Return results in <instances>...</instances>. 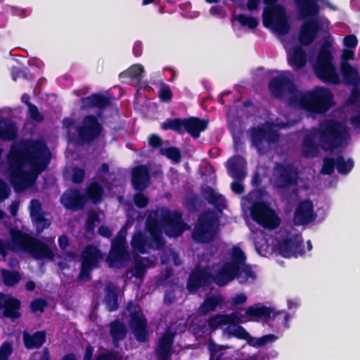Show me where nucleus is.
<instances>
[{
	"label": "nucleus",
	"mask_w": 360,
	"mask_h": 360,
	"mask_svg": "<svg viewBox=\"0 0 360 360\" xmlns=\"http://www.w3.org/2000/svg\"><path fill=\"white\" fill-rule=\"evenodd\" d=\"M110 335L114 346H117L120 341L124 340L127 334V329L123 322L119 319L111 321L109 324Z\"/></svg>",
	"instance_id": "nucleus-36"
},
{
	"label": "nucleus",
	"mask_w": 360,
	"mask_h": 360,
	"mask_svg": "<svg viewBox=\"0 0 360 360\" xmlns=\"http://www.w3.org/2000/svg\"><path fill=\"white\" fill-rule=\"evenodd\" d=\"M129 324L137 342H147L149 340L148 321L143 311L139 310L131 312Z\"/></svg>",
	"instance_id": "nucleus-20"
},
{
	"label": "nucleus",
	"mask_w": 360,
	"mask_h": 360,
	"mask_svg": "<svg viewBox=\"0 0 360 360\" xmlns=\"http://www.w3.org/2000/svg\"><path fill=\"white\" fill-rule=\"evenodd\" d=\"M336 167V159L333 158L326 157L323 160V165L321 169V174L324 175H331L334 173Z\"/></svg>",
	"instance_id": "nucleus-53"
},
{
	"label": "nucleus",
	"mask_w": 360,
	"mask_h": 360,
	"mask_svg": "<svg viewBox=\"0 0 360 360\" xmlns=\"http://www.w3.org/2000/svg\"><path fill=\"white\" fill-rule=\"evenodd\" d=\"M61 203L69 210L75 212L84 208L86 203V196L77 188L65 191L61 198Z\"/></svg>",
	"instance_id": "nucleus-26"
},
{
	"label": "nucleus",
	"mask_w": 360,
	"mask_h": 360,
	"mask_svg": "<svg viewBox=\"0 0 360 360\" xmlns=\"http://www.w3.org/2000/svg\"><path fill=\"white\" fill-rule=\"evenodd\" d=\"M10 236L14 246L30 253L35 259L54 260L55 253L44 241L17 228L10 230Z\"/></svg>",
	"instance_id": "nucleus-3"
},
{
	"label": "nucleus",
	"mask_w": 360,
	"mask_h": 360,
	"mask_svg": "<svg viewBox=\"0 0 360 360\" xmlns=\"http://www.w3.org/2000/svg\"><path fill=\"white\" fill-rule=\"evenodd\" d=\"M207 325L211 331H214L226 325L224 314H217L207 319Z\"/></svg>",
	"instance_id": "nucleus-51"
},
{
	"label": "nucleus",
	"mask_w": 360,
	"mask_h": 360,
	"mask_svg": "<svg viewBox=\"0 0 360 360\" xmlns=\"http://www.w3.org/2000/svg\"><path fill=\"white\" fill-rule=\"evenodd\" d=\"M175 336L176 332L170 328H167L160 337L155 349L158 360H171L174 353L173 346Z\"/></svg>",
	"instance_id": "nucleus-21"
},
{
	"label": "nucleus",
	"mask_w": 360,
	"mask_h": 360,
	"mask_svg": "<svg viewBox=\"0 0 360 360\" xmlns=\"http://www.w3.org/2000/svg\"><path fill=\"white\" fill-rule=\"evenodd\" d=\"M276 339V335L274 334H267L259 338H252L250 341L248 340V345L254 347H261L265 346L268 343L274 342Z\"/></svg>",
	"instance_id": "nucleus-50"
},
{
	"label": "nucleus",
	"mask_w": 360,
	"mask_h": 360,
	"mask_svg": "<svg viewBox=\"0 0 360 360\" xmlns=\"http://www.w3.org/2000/svg\"><path fill=\"white\" fill-rule=\"evenodd\" d=\"M21 302L10 294L0 292V309L5 318L12 320L18 319L21 316L20 311Z\"/></svg>",
	"instance_id": "nucleus-24"
},
{
	"label": "nucleus",
	"mask_w": 360,
	"mask_h": 360,
	"mask_svg": "<svg viewBox=\"0 0 360 360\" xmlns=\"http://www.w3.org/2000/svg\"><path fill=\"white\" fill-rule=\"evenodd\" d=\"M226 332L229 335L233 336L240 340H245L248 343L252 337L249 333L241 326L236 325L233 326H228Z\"/></svg>",
	"instance_id": "nucleus-48"
},
{
	"label": "nucleus",
	"mask_w": 360,
	"mask_h": 360,
	"mask_svg": "<svg viewBox=\"0 0 360 360\" xmlns=\"http://www.w3.org/2000/svg\"><path fill=\"white\" fill-rule=\"evenodd\" d=\"M85 170L82 168L75 167L72 169V181L75 184H79L84 181Z\"/></svg>",
	"instance_id": "nucleus-61"
},
{
	"label": "nucleus",
	"mask_w": 360,
	"mask_h": 360,
	"mask_svg": "<svg viewBox=\"0 0 360 360\" xmlns=\"http://www.w3.org/2000/svg\"><path fill=\"white\" fill-rule=\"evenodd\" d=\"M134 201L138 208L142 209L148 205L149 199L142 192L138 191L134 196Z\"/></svg>",
	"instance_id": "nucleus-62"
},
{
	"label": "nucleus",
	"mask_w": 360,
	"mask_h": 360,
	"mask_svg": "<svg viewBox=\"0 0 360 360\" xmlns=\"http://www.w3.org/2000/svg\"><path fill=\"white\" fill-rule=\"evenodd\" d=\"M163 224H162L161 214L158 210H155L153 213H150L146 218V229L151 236L162 233Z\"/></svg>",
	"instance_id": "nucleus-37"
},
{
	"label": "nucleus",
	"mask_w": 360,
	"mask_h": 360,
	"mask_svg": "<svg viewBox=\"0 0 360 360\" xmlns=\"http://www.w3.org/2000/svg\"><path fill=\"white\" fill-rule=\"evenodd\" d=\"M340 72L345 84L347 86H358L360 83V75L358 70L350 63L340 65Z\"/></svg>",
	"instance_id": "nucleus-35"
},
{
	"label": "nucleus",
	"mask_w": 360,
	"mask_h": 360,
	"mask_svg": "<svg viewBox=\"0 0 360 360\" xmlns=\"http://www.w3.org/2000/svg\"><path fill=\"white\" fill-rule=\"evenodd\" d=\"M159 98L161 101L169 103L172 99V91L169 85H165L159 91Z\"/></svg>",
	"instance_id": "nucleus-63"
},
{
	"label": "nucleus",
	"mask_w": 360,
	"mask_h": 360,
	"mask_svg": "<svg viewBox=\"0 0 360 360\" xmlns=\"http://www.w3.org/2000/svg\"><path fill=\"white\" fill-rule=\"evenodd\" d=\"M150 168L146 165L134 167L131 171V184L134 190L143 192L150 184Z\"/></svg>",
	"instance_id": "nucleus-25"
},
{
	"label": "nucleus",
	"mask_w": 360,
	"mask_h": 360,
	"mask_svg": "<svg viewBox=\"0 0 360 360\" xmlns=\"http://www.w3.org/2000/svg\"><path fill=\"white\" fill-rule=\"evenodd\" d=\"M22 341L27 349H39L46 340V331L44 330H37L30 334L27 330H23Z\"/></svg>",
	"instance_id": "nucleus-31"
},
{
	"label": "nucleus",
	"mask_w": 360,
	"mask_h": 360,
	"mask_svg": "<svg viewBox=\"0 0 360 360\" xmlns=\"http://www.w3.org/2000/svg\"><path fill=\"white\" fill-rule=\"evenodd\" d=\"M160 153L176 163L179 162L181 160V150L174 146H169L166 148H162L160 150Z\"/></svg>",
	"instance_id": "nucleus-49"
},
{
	"label": "nucleus",
	"mask_w": 360,
	"mask_h": 360,
	"mask_svg": "<svg viewBox=\"0 0 360 360\" xmlns=\"http://www.w3.org/2000/svg\"><path fill=\"white\" fill-rule=\"evenodd\" d=\"M226 325L229 324V326H233L239 325L240 323H243V315L238 312H231V314H224Z\"/></svg>",
	"instance_id": "nucleus-56"
},
{
	"label": "nucleus",
	"mask_w": 360,
	"mask_h": 360,
	"mask_svg": "<svg viewBox=\"0 0 360 360\" xmlns=\"http://www.w3.org/2000/svg\"><path fill=\"white\" fill-rule=\"evenodd\" d=\"M95 360H121V356L114 352H106L96 356Z\"/></svg>",
	"instance_id": "nucleus-64"
},
{
	"label": "nucleus",
	"mask_w": 360,
	"mask_h": 360,
	"mask_svg": "<svg viewBox=\"0 0 360 360\" xmlns=\"http://www.w3.org/2000/svg\"><path fill=\"white\" fill-rule=\"evenodd\" d=\"M271 314L272 309L262 303H256L245 309L246 316L252 321H259L261 319L266 321L271 318Z\"/></svg>",
	"instance_id": "nucleus-33"
},
{
	"label": "nucleus",
	"mask_w": 360,
	"mask_h": 360,
	"mask_svg": "<svg viewBox=\"0 0 360 360\" xmlns=\"http://www.w3.org/2000/svg\"><path fill=\"white\" fill-rule=\"evenodd\" d=\"M272 323L271 327H283L285 328H289V319L290 315L285 311H278L274 312L272 311Z\"/></svg>",
	"instance_id": "nucleus-46"
},
{
	"label": "nucleus",
	"mask_w": 360,
	"mask_h": 360,
	"mask_svg": "<svg viewBox=\"0 0 360 360\" xmlns=\"http://www.w3.org/2000/svg\"><path fill=\"white\" fill-rule=\"evenodd\" d=\"M202 193L205 200L216 209L219 210L226 207V200L224 196L217 193L212 187L207 186Z\"/></svg>",
	"instance_id": "nucleus-39"
},
{
	"label": "nucleus",
	"mask_w": 360,
	"mask_h": 360,
	"mask_svg": "<svg viewBox=\"0 0 360 360\" xmlns=\"http://www.w3.org/2000/svg\"><path fill=\"white\" fill-rule=\"evenodd\" d=\"M252 219L264 228L274 229L281 223L275 211L269 205L262 201H256L250 208Z\"/></svg>",
	"instance_id": "nucleus-9"
},
{
	"label": "nucleus",
	"mask_w": 360,
	"mask_h": 360,
	"mask_svg": "<svg viewBox=\"0 0 360 360\" xmlns=\"http://www.w3.org/2000/svg\"><path fill=\"white\" fill-rule=\"evenodd\" d=\"M316 134L323 150L333 151L344 145L348 131L346 126L340 122L326 119L320 122Z\"/></svg>",
	"instance_id": "nucleus-2"
},
{
	"label": "nucleus",
	"mask_w": 360,
	"mask_h": 360,
	"mask_svg": "<svg viewBox=\"0 0 360 360\" xmlns=\"http://www.w3.org/2000/svg\"><path fill=\"white\" fill-rule=\"evenodd\" d=\"M321 30V25L318 20L311 18L306 20L301 27L299 34V41L302 45L309 46L316 39L317 33Z\"/></svg>",
	"instance_id": "nucleus-28"
},
{
	"label": "nucleus",
	"mask_w": 360,
	"mask_h": 360,
	"mask_svg": "<svg viewBox=\"0 0 360 360\" xmlns=\"http://www.w3.org/2000/svg\"><path fill=\"white\" fill-rule=\"evenodd\" d=\"M103 130L102 124L94 115H86L82 125L77 129L78 142L81 144L91 143L97 139Z\"/></svg>",
	"instance_id": "nucleus-13"
},
{
	"label": "nucleus",
	"mask_w": 360,
	"mask_h": 360,
	"mask_svg": "<svg viewBox=\"0 0 360 360\" xmlns=\"http://www.w3.org/2000/svg\"><path fill=\"white\" fill-rule=\"evenodd\" d=\"M131 245L134 250L141 254L146 253L148 248H153L152 243H148L147 237L141 232H136L134 234Z\"/></svg>",
	"instance_id": "nucleus-41"
},
{
	"label": "nucleus",
	"mask_w": 360,
	"mask_h": 360,
	"mask_svg": "<svg viewBox=\"0 0 360 360\" xmlns=\"http://www.w3.org/2000/svg\"><path fill=\"white\" fill-rule=\"evenodd\" d=\"M215 234L212 220L206 215L200 216L192 233L193 239L198 243H209Z\"/></svg>",
	"instance_id": "nucleus-18"
},
{
	"label": "nucleus",
	"mask_w": 360,
	"mask_h": 360,
	"mask_svg": "<svg viewBox=\"0 0 360 360\" xmlns=\"http://www.w3.org/2000/svg\"><path fill=\"white\" fill-rule=\"evenodd\" d=\"M251 145L262 153L266 149L264 142L268 146L277 143L280 139L278 132L271 127L264 126L252 127L248 130Z\"/></svg>",
	"instance_id": "nucleus-10"
},
{
	"label": "nucleus",
	"mask_w": 360,
	"mask_h": 360,
	"mask_svg": "<svg viewBox=\"0 0 360 360\" xmlns=\"http://www.w3.org/2000/svg\"><path fill=\"white\" fill-rule=\"evenodd\" d=\"M245 164V160L240 155H235L226 162L229 174L236 180L231 184V191L236 194L240 195L245 191V186L241 183L246 177V172L243 168Z\"/></svg>",
	"instance_id": "nucleus-14"
},
{
	"label": "nucleus",
	"mask_w": 360,
	"mask_h": 360,
	"mask_svg": "<svg viewBox=\"0 0 360 360\" xmlns=\"http://www.w3.org/2000/svg\"><path fill=\"white\" fill-rule=\"evenodd\" d=\"M221 303L222 298L220 295H208L200 305L198 311L201 315L205 316L210 312L215 311Z\"/></svg>",
	"instance_id": "nucleus-40"
},
{
	"label": "nucleus",
	"mask_w": 360,
	"mask_h": 360,
	"mask_svg": "<svg viewBox=\"0 0 360 360\" xmlns=\"http://www.w3.org/2000/svg\"><path fill=\"white\" fill-rule=\"evenodd\" d=\"M214 276V283L219 287H224L236 278L239 280L240 283H246L243 281L244 273L232 263L225 262L219 268L217 273Z\"/></svg>",
	"instance_id": "nucleus-19"
},
{
	"label": "nucleus",
	"mask_w": 360,
	"mask_h": 360,
	"mask_svg": "<svg viewBox=\"0 0 360 360\" xmlns=\"http://www.w3.org/2000/svg\"><path fill=\"white\" fill-rule=\"evenodd\" d=\"M27 116L29 118L37 122H42L44 120L43 115L39 112L34 104H30L28 107Z\"/></svg>",
	"instance_id": "nucleus-57"
},
{
	"label": "nucleus",
	"mask_w": 360,
	"mask_h": 360,
	"mask_svg": "<svg viewBox=\"0 0 360 360\" xmlns=\"http://www.w3.org/2000/svg\"><path fill=\"white\" fill-rule=\"evenodd\" d=\"M278 0H263L268 6L262 13V21L265 27L272 28L280 34H285L290 30L285 9L283 6L278 4Z\"/></svg>",
	"instance_id": "nucleus-7"
},
{
	"label": "nucleus",
	"mask_w": 360,
	"mask_h": 360,
	"mask_svg": "<svg viewBox=\"0 0 360 360\" xmlns=\"http://www.w3.org/2000/svg\"><path fill=\"white\" fill-rule=\"evenodd\" d=\"M31 217L36 225V229L38 233L42 232L45 229L48 228L50 225V222L45 217L44 212L36 214Z\"/></svg>",
	"instance_id": "nucleus-54"
},
{
	"label": "nucleus",
	"mask_w": 360,
	"mask_h": 360,
	"mask_svg": "<svg viewBox=\"0 0 360 360\" xmlns=\"http://www.w3.org/2000/svg\"><path fill=\"white\" fill-rule=\"evenodd\" d=\"M127 231L122 228L111 241V247L106 262L109 267L122 268L130 259L126 240Z\"/></svg>",
	"instance_id": "nucleus-8"
},
{
	"label": "nucleus",
	"mask_w": 360,
	"mask_h": 360,
	"mask_svg": "<svg viewBox=\"0 0 360 360\" xmlns=\"http://www.w3.org/2000/svg\"><path fill=\"white\" fill-rule=\"evenodd\" d=\"M48 302L44 298H35L30 302V311L32 313L44 312L48 307Z\"/></svg>",
	"instance_id": "nucleus-55"
},
{
	"label": "nucleus",
	"mask_w": 360,
	"mask_h": 360,
	"mask_svg": "<svg viewBox=\"0 0 360 360\" xmlns=\"http://www.w3.org/2000/svg\"><path fill=\"white\" fill-rule=\"evenodd\" d=\"M105 194L104 188L97 181H92L86 187V199L92 203L98 205L103 200Z\"/></svg>",
	"instance_id": "nucleus-38"
},
{
	"label": "nucleus",
	"mask_w": 360,
	"mask_h": 360,
	"mask_svg": "<svg viewBox=\"0 0 360 360\" xmlns=\"http://www.w3.org/2000/svg\"><path fill=\"white\" fill-rule=\"evenodd\" d=\"M110 174V166L107 162H103L98 168L96 172V177L103 183L107 181L106 175Z\"/></svg>",
	"instance_id": "nucleus-60"
},
{
	"label": "nucleus",
	"mask_w": 360,
	"mask_h": 360,
	"mask_svg": "<svg viewBox=\"0 0 360 360\" xmlns=\"http://www.w3.org/2000/svg\"><path fill=\"white\" fill-rule=\"evenodd\" d=\"M333 61L330 44L326 41L320 47L314 70L322 82L337 85L340 83V80Z\"/></svg>",
	"instance_id": "nucleus-5"
},
{
	"label": "nucleus",
	"mask_w": 360,
	"mask_h": 360,
	"mask_svg": "<svg viewBox=\"0 0 360 360\" xmlns=\"http://www.w3.org/2000/svg\"><path fill=\"white\" fill-rule=\"evenodd\" d=\"M143 72L144 69L141 65H133L127 70L122 72L119 75V77H127L134 80L140 81L143 77L142 74Z\"/></svg>",
	"instance_id": "nucleus-47"
},
{
	"label": "nucleus",
	"mask_w": 360,
	"mask_h": 360,
	"mask_svg": "<svg viewBox=\"0 0 360 360\" xmlns=\"http://www.w3.org/2000/svg\"><path fill=\"white\" fill-rule=\"evenodd\" d=\"M207 126V120L198 117L170 118L161 123V128L165 131L170 130L179 135L186 132L194 139L199 138Z\"/></svg>",
	"instance_id": "nucleus-6"
},
{
	"label": "nucleus",
	"mask_w": 360,
	"mask_h": 360,
	"mask_svg": "<svg viewBox=\"0 0 360 360\" xmlns=\"http://www.w3.org/2000/svg\"><path fill=\"white\" fill-rule=\"evenodd\" d=\"M274 177L276 186L286 189L298 184L299 172L291 163L278 162L274 167Z\"/></svg>",
	"instance_id": "nucleus-12"
},
{
	"label": "nucleus",
	"mask_w": 360,
	"mask_h": 360,
	"mask_svg": "<svg viewBox=\"0 0 360 360\" xmlns=\"http://www.w3.org/2000/svg\"><path fill=\"white\" fill-rule=\"evenodd\" d=\"M212 282L214 283V276L207 269H198L189 276L187 289L190 292H195L200 288L209 287Z\"/></svg>",
	"instance_id": "nucleus-22"
},
{
	"label": "nucleus",
	"mask_w": 360,
	"mask_h": 360,
	"mask_svg": "<svg viewBox=\"0 0 360 360\" xmlns=\"http://www.w3.org/2000/svg\"><path fill=\"white\" fill-rule=\"evenodd\" d=\"M13 352V344L5 341L0 346V360H8Z\"/></svg>",
	"instance_id": "nucleus-58"
},
{
	"label": "nucleus",
	"mask_w": 360,
	"mask_h": 360,
	"mask_svg": "<svg viewBox=\"0 0 360 360\" xmlns=\"http://www.w3.org/2000/svg\"><path fill=\"white\" fill-rule=\"evenodd\" d=\"M301 18L315 17L320 11L316 0H293Z\"/></svg>",
	"instance_id": "nucleus-32"
},
{
	"label": "nucleus",
	"mask_w": 360,
	"mask_h": 360,
	"mask_svg": "<svg viewBox=\"0 0 360 360\" xmlns=\"http://www.w3.org/2000/svg\"><path fill=\"white\" fill-rule=\"evenodd\" d=\"M18 135V127L11 120L0 117V139L13 141Z\"/></svg>",
	"instance_id": "nucleus-34"
},
{
	"label": "nucleus",
	"mask_w": 360,
	"mask_h": 360,
	"mask_svg": "<svg viewBox=\"0 0 360 360\" xmlns=\"http://www.w3.org/2000/svg\"><path fill=\"white\" fill-rule=\"evenodd\" d=\"M333 94L326 87L316 86L303 93L299 103L301 108L315 114L326 113L333 105Z\"/></svg>",
	"instance_id": "nucleus-4"
},
{
	"label": "nucleus",
	"mask_w": 360,
	"mask_h": 360,
	"mask_svg": "<svg viewBox=\"0 0 360 360\" xmlns=\"http://www.w3.org/2000/svg\"><path fill=\"white\" fill-rule=\"evenodd\" d=\"M104 302L110 312L117 311L119 308L118 296L113 288L107 287Z\"/></svg>",
	"instance_id": "nucleus-44"
},
{
	"label": "nucleus",
	"mask_w": 360,
	"mask_h": 360,
	"mask_svg": "<svg viewBox=\"0 0 360 360\" xmlns=\"http://www.w3.org/2000/svg\"><path fill=\"white\" fill-rule=\"evenodd\" d=\"M354 160L349 158L345 160L344 156L339 155L336 158V169L339 174L347 175L354 168Z\"/></svg>",
	"instance_id": "nucleus-45"
},
{
	"label": "nucleus",
	"mask_w": 360,
	"mask_h": 360,
	"mask_svg": "<svg viewBox=\"0 0 360 360\" xmlns=\"http://www.w3.org/2000/svg\"><path fill=\"white\" fill-rule=\"evenodd\" d=\"M318 146L311 136H306L302 144V155L307 158H314L318 154Z\"/></svg>",
	"instance_id": "nucleus-43"
},
{
	"label": "nucleus",
	"mask_w": 360,
	"mask_h": 360,
	"mask_svg": "<svg viewBox=\"0 0 360 360\" xmlns=\"http://www.w3.org/2000/svg\"><path fill=\"white\" fill-rule=\"evenodd\" d=\"M246 259V255L243 250L240 247L233 246L231 250V260L229 262L232 263L244 273L243 281L255 278V274L251 266L245 264Z\"/></svg>",
	"instance_id": "nucleus-29"
},
{
	"label": "nucleus",
	"mask_w": 360,
	"mask_h": 360,
	"mask_svg": "<svg viewBox=\"0 0 360 360\" xmlns=\"http://www.w3.org/2000/svg\"><path fill=\"white\" fill-rule=\"evenodd\" d=\"M103 254L96 246L89 244L85 246L82 253L81 269L79 278L84 281L91 279V272L99 266Z\"/></svg>",
	"instance_id": "nucleus-11"
},
{
	"label": "nucleus",
	"mask_w": 360,
	"mask_h": 360,
	"mask_svg": "<svg viewBox=\"0 0 360 360\" xmlns=\"http://www.w3.org/2000/svg\"><path fill=\"white\" fill-rule=\"evenodd\" d=\"M147 267L142 261H136L133 276L136 278L143 280L146 273Z\"/></svg>",
	"instance_id": "nucleus-59"
},
{
	"label": "nucleus",
	"mask_w": 360,
	"mask_h": 360,
	"mask_svg": "<svg viewBox=\"0 0 360 360\" xmlns=\"http://www.w3.org/2000/svg\"><path fill=\"white\" fill-rule=\"evenodd\" d=\"M236 19L242 26H246L251 30L256 28L259 24V21L256 18L243 13L238 15Z\"/></svg>",
	"instance_id": "nucleus-52"
},
{
	"label": "nucleus",
	"mask_w": 360,
	"mask_h": 360,
	"mask_svg": "<svg viewBox=\"0 0 360 360\" xmlns=\"http://www.w3.org/2000/svg\"><path fill=\"white\" fill-rule=\"evenodd\" d=\"M268 88L272 96L276 98H283L288 95H294L297 91L294 82L284 75L271 78Z\"/></svg>",
	"instance_id": "nucleus-17"
},
{
	"label": "nucleus",
	"mask_w": 360,
	"mask_h": 360,
	"mask_svg": "<svg viewBox=\"0 0 360 360\" xmlns=\"http://www.w3.org/2000/svg\"><path fill=\"white\" fill-rule=\"evenodd\" d=\"M51 153L46 143L40 139H22L11 146L7 155L8 179L13 188L23 191L45 171L50 164Z\"/></svg>",
	"instance_id": "nucleus-1"
},
{
	"label": "nucleus",
	"mask_w": 360,
	"mask_h": 360,
	"mask_svg": "<svg viewBox=\"0 0 360 360\" xmlns=\"http://www.w3.org/2000/svg\"><path fill=\"white\" fill-rule=\"evenodd\" d=\"M303 240L301 234L288 233L277 244V250L281 256L284 258L297 257L304 252Z\"/></svg>",
	"instance_id": "nucleus-16"
},
{
	"label": "nucleus",
	"mask_w": 360,
	"mask_h": 360,
	"mask_svg": "<svg viewBox=\"0 0 360 360\" xmlns=\"http://www.w3.org/2000/svg\"><path fill=\"white\" fill-rule=\"evenodd\" d=\"M1 277L3 283L7 287L16 285L22 279L21 274L19 271L6 269H1Z\"/></svg>",
	"instance_id": "nucleus-42"
},
{
	"label": "nucleus",
	"mask_w": 360,
	"mask_h": 360,
	"mask_svg": "<svg viewBox=\"0 0 360 360\" xmlns=\"http://www.w3.org/2000/svg\"><path fill=\"white\" fill-rule=\"evenodd\" d=\"M161 219L165 233L169 237L180 236L186 230V224L184 222L180 212L162 210Z\"/></svg>",
	"instance_id": "nucleus-15"
},
{
	"label": "nucleus",
	"mask_w": 360,
	"mask_h": 360,
	"mask_svg": "<svg viewBox=\"0 0 360 360\" xmlns=\"http://www.w3.org/2000/svg\"><path fill=\"white\" fill-rule=\"evenodd\" d=\"M316 217L312 201L304 200L298 203L295 210L293 222L297 226L307 225L314 221Z\"/></svg>",
	"instance_id": "nucleus-23"
},
{
	"label": "nucleus",
	"mask_w": 360,
	"mask_h": 360,
	"mask_svg": "<svg viewBox=\"0 0 360 360\" xmlns=\"http://www.w3.org/2000/svg\"><path fill=\"white\" fill-rule=\"evenodd\" d=\"M80 102L82 104V109L97 108L98 110L96 112V115L98 117H101L103 111L111 105L112 100L110 96L97 93L81 98Z\"/></svg>",
	"instance_id": "nucleus-27"
},
{
	"label": "nucleus",
	"mask_w": 360,
	"mask_h": 360,
	"mask_svg": "<svg viewBox=\"0 0 360 360\" xmlns=\"http://www.w3.org/2000/svg\"><path fill=\"white\" fill-rule=\"evenodd\" d=\"M307 55L300 46H293L288 53V63L295 70L302 69L307 64Z\"/></svg>",
	"instance_id": "nucleus-30"
}]
</instances>
